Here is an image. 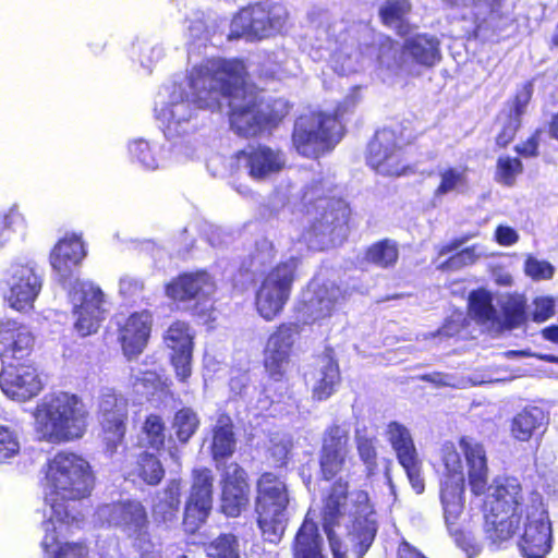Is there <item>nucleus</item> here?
<instances>
[{"instance_id":"f257e3e1","label":"nucleus","mask_w":558,"mask_h":558,"mask_svg":"<svg viewBox=\"0 0 558 558\" xmlns=\"http://www.w3.org/2000/svg\"><path fill=\"white\" fill-rule=\"evenodd\" d=\"M248 71L240 58H209L192 68L189 74L190 98L171 104L175 123L190 117L177 114L192 102L196 108L219 110L221 99L228 101L230 130L241 138H256L277 129L291 111L283 97H265L247 83Z\"/></svg>"},{"instance_id":"f03ea898","label":"nucleus","mask_w":558,"mask_h":558,"mask_svg":"<svg viewBox=\"0 0 558 558\" xmlns=\"http://www.w3.org/2000/svg\"><path fill=\"white\" fill-rule=\"evenodd\" d=\"M43 471L45 502L50 507L51 515L60 524H72L76 517L70 502L88 498L95 487L90 463L73 451L61 450L46 461Z\"/></svg>"},{"instance_id":"7ed1b4c3","label":"nucleus","mask_w":558,"mask_h":558,"mask_svg":"<svg viewBox=\"0 0 558 558\" xmlns=\"http://www.w3.org/2000/svg\"><path fill=\"white\" fill-rule=\"evenodd\" d=\"M34 430L40 441L62 445L82 439L89 425L84 400L69 391H52L35 405Z\"/></svg>"},{"instance_id":"20e7f679","label":"nucleus","mask_w":558,"mask_h":558,"mask_svg":"<svg viewBox=\"0 0 558 558\" xmlns=\"http://www.w3.org/2000/svg\"><path fill=\"white\" fill-rule=\"evenodd\" d=\"M350 112L349 101H340L331 111L314 110L301 116L292 131V143L298 153L316 158L332 150L347 132L344 119Z\"/></svg>"},{"instance_id":"39448f33","label":"nucleus","mask_w":558,"mask_h":558,"mask_svg":"<svg viewBox=\"0 0 558 558\" xmlns=\"http://www.w3.org/2000/svg\"><path fill=\"white\" fill-rule=\"evenodd\" d=\"M301 211L308 220L313 236L345 235L352 222V209L342 197L328 194L322 181L306 185L301 197Z\"/></svg>"},{"instance_id":"423d86ee","label":"nucleus","mask_w":558,"mask_h":558,"mask_svg":"<svg viewBox=\"0 0 558 558\" xmlns=\"http://www.w3.org/2000/svg\"><path fill=\"white\" fill-rule=\"evenodd\" d=\"M299 264L300 259L291 256L278 262L260 278L254 292V308L265 322H274L283 313L299 278Z\"/></svg>"},{"instance_id":"0eeeda50","label":"nucleus","mask_w":558,"mask_h":558,"mask_svg":"<svg viewBox=\"0 0 558 558\" xmlns=\"http://www.w3.org/2000/svg\"><path fill=\"white\" fill-rule=\"evenodd\" d=\"M215 281L205 269L183 271L171 278L163 287L166 296L175 304H191L190 314L205 324L216 320Z\"/></svg>"},{"instance_id":"6e6552de","label":"nucleus","mask_w":558,"mask_h":558,"mask_svg":"<svg viewBox=\"0 0 558 558\" xmlns=\"http://www.w3.org/2000/svg\"><path fill=\"white\" fill-rule=\"evenodd\" d=\"M286 482L272 472H264L256 481L255 512L263 536L269 542L279 541L283 526L282 515L289 506Z\"/></svg>"},{"instance_id":"1a4fd4ad","label":"nucleus","mask_w":558,"mask_h":558,"mask_svg":"<svg viewBox=\"0 0 558 558\" xmlns=\"http://www.w3.org/2000/svg\"><path fill=\"white\" fill-rule=\"evenodd\" d=\"M287 20L288 11L281 3L264 0L241 8L231 23L239 36L263 39L280 32Z\"/></svg>"},{"instance_id":"9d476101","label":"nucleus","mask_w":558,"mask_h":558,"mask_svg":"<svg viewBox=\"0 0 558 558\" xmlns=\"http://www.w3.org/2000/svg\"><path fill=\"white\" fill-rule=\"evenodd\" d=\"M442 480L440 500L447 525H456L464 509L465 477L460 453L452 442H446L440 450Z\"/></svg>"},{"instance_id":"9b49d317","label":"nucleus","mask_w":558,"mask_h":558,"mask_svg":"<svg viewBox=\"0 0 558 558\" xmlns=\"http://www.w3.org/2000/svg\"><path fill=\"white\" fill-rule=\"evenodd\" d=\"M368 167L386 177H401L410 169L400 135L389 128L377 130L367 144Z\"/></svg>"},{"instance_id":"f8f14e48","label":"nucleus","mask_w":558,"mask_h":558,"mask_svg":"<svg viewBox=\"0 0 558 558\" xmlns=\"http://www.w3.org/2000/svg\"><path fill=\"white\" fill-rule=\"evenodd\" d=\"M301 325L296 322H282L268 335L263 349V367L274 381H282L291 363Z\"/></svg>"},{"instance_id":"ddd939ff","label":"nucleus","mask_w":558,"mask_h":558,"mask_svg":"<svg viewBox=\"0 0 558 558\" xmlns=\"http://www.w3.org/2000/svg\"><path fill=\"white\" fill-rule=\"evenodd\" d=\"M214 504V474L204 466L192 470V484L186 498L182 525L186 534L193 535L206 523Z\"/></svg>"},{"instance_id":"4468645a","label":"nucleus","mask_w":558,"mask_h":558,"mask_svg":"<svg viewBox=\"0 0 558 558\" xmlns=\"http://www.w3.org/2000/svg\"><path fill=\"white\" fill-rule=\"evenodd\" d=\"M69 295L74 304L73 313L76 315L74 328L77 335L87 337L96 333L104 319L105 294L102 290L92 282L75 280Z\"/></svg>"},{"instance_id":"2eb2a0df","label":"nucleus","mask_w":558,"mask_h":558,"mask_svg":"<svg viewBox=\"0 0 558 558\" xmlns=\"http://www.w3.org/2000/svg\"><path fill=\"white\" fill-rule=\"evenodd\" d=\"M350 437L339 424L329 425L322 437V445L318 451V475L323 482H331L339 478L347 469L350 457Z\"/></svg>"},{"instance_id":"dca6fc26","label":"nucleus","mask_w":558,"mask_h":558,"mask_svg":"<svg viewBox=\"0 0 558 558\" xmlns=\"http://www.w3.org/2000/svg\"><path fill=\"white\" fill-rule=\"evenodd\" d=\"M129 421L128 404L122 398L108 393L99 402V440L107 454H114L123 445Z\"/></svg>"},{"instance_id":"f3484780","label":"nucleus","mask_w":558,"mask_h":558,"mask_svg":"<svg viewBox=\"0 0 558 558\" xmlns=\"http://www.w3.org/2000/svg\"><path fill=\"white\" fill-rule=\"evenodd\" d=\"M388 441L396 453L398 463L404 470L412 489L421 495L425 490L423 462L420 459L410 430L401 423L392 421L386 429Z\"/></svg>"},{"instance_id":"a211bd4d","label":"nucleus","mask_w":558,"mask_h":558,"mask_svg":"<svg viewBox=\"0 0 558 558\" xmlns=\"http://www.w3.org/2000/svg\"><path fill=\"white\" fill-rule=\"evenodd\" d=\"M553 533L547 511L543 505L526 507L523 532L518 546L525 558H544L551 550Z\"/></svg>"},{"instance_id":"6ab92c4d","label":"nucleus","mask_w":558,"mask_h":558,"mask_svg":"<svg viewBox=\"0 0 558 558\" xmlns=\"http://www.w3.org/2000/svg\"><path fill=\"white\" fill-rule=\"evenodd\" d=\"M233 159L255 181L266 180L282 171L286 166L283 151L264 143L247 144L233 154Z\"/></svg>"},{"instance_id":"aec40b11","label":"nucleus","mask_w":558,"mask_h":558,"mask_svg":"<svg viewBox=\"0 0 558 558\" xmlns=\"http://www.w3.org/2000/svg\"><path fill=\"white\" fill-rule=\"evenodd\" d=\"M350 496V483L345 478H339L327 487L322 496L320 523L326 533L335 558H345V554L339 548L335 529L340 525L344 517L345 507Z\"/></svg>"},{"instance_id":"412c9836","label":"nucleus","mask_w":558,"mask_h":558,"mask_svg":"<svg viewBox=\"0 0 558 558\" xmlns=\"http://www.w3.org/2000/svg\"><path fill=\"white\" fill-rule=\"evenodd\" d=\"M194 338L190 324L181 319L172 322L163 335V343L171 351L170 364L181 383H186L192 375Z\"/></svg>"},{"instance_id":"4be33fe9","label":"nucleus","mask_w":558,"mask_h":558,"mask_svg":"<svg viewBox=\"0 0 558 558\" xmlns=\"http://www.w3.org/2000/svg\"><path fill=\"white\" fill-rule=\"evenodd\" d=\"M8 284L10 306L19 312L28 311L41 291L43 274L32 263H16L11 267Z\"/></svg>"},{"instance_id":"5701e85b","label":"nucleus","mask_w":558,"mask_h":558,"mask_svg":"<svg viewBox=\"0 0 558 558\" xmlns=\"http://www.w3.org/2000/svg\"><path fill=\"white\" fill-rule=\"evenodd\" d=\"M35 337L24 324L7 318L0 322V359L4 366L29 363Z\"/></svg>"},{"instance_id":"b1692460","label":"nucleus","mask_w":558,"mask_h":558,"mask_svg":"<svg viewBox=\"0 0 558 558\" xmlns=\"http://www.w3.org/2000/svg\"><path fill=\"white\" fill-rule=\"evenodd\" d=\"M220 510L228 518H238L250 504L251 486L246 471L236 462L227 465L220 478Z\"/></svg>"},{"instance_id":"393cba45","label":"nucleus","mask_w":558,"mask_h":558,"mask_svg":"<svg viewBox=\"0 0 558 558\" xmlns=\"http://www.w3.org/2000/svg\"><path fill=\"white\" fill-rule=\"evenodd\" d=\"M0 388L8 398L25 402L36 397L44 385L36 367L29 362L4 366L0 373Z\"/></svg>"},{"instance_id":"a878e982","label":"nucleus","mask_w":558,"mask_h":558,"mask_svg":"<svg viewBox=\"0 0 558 558\" xmlns=\"http://www.w3.org/2000/svg\"><path fill=\"white\" fill-rule=\"evenodd\" d=\"M108 520L129 536L142 539L148 536L149 519L144 505L136 499L118 500L108 506Z\"/></svg>"},{"instance_id":"bb28decb","label":"nucleus","mask_w":558,"mask_h":558,"mask_svg":"<svg viewBox=\"0 0 558 558\" xmlns=\"http://www.w3.org/2000/svg\"><path fill=\"white\" fill-rule=\"evenodd\" d=\"M153 326V314L142 310L130 314L118 329V340L128 359L140 355L146 348Z\"/></svg>"},{"instance_id":"cd10ccee","label":"nucleus","mask_w":558,"mask_h":558,"mask_svg":"<svg viewBox=\"0 0 558 558\" xmlns=\"http://www.w3.org/2000/svg\"><path fill=\"white\" fill-rule=\"evenodd\" d=\"M353 536L355 539L356 558H362L372 546L376 533L377 524L369 519V514L374 512L369 494L364 489L353 492Z\"/></svg>"},{"instance_id":"c85d7f7f","label":"nucleus","mask_w":558,"mask_h":558,"mask_svg":"<svg viewBox=\"0 0 558 558\" xmlns=\"http://www.w3.org/2000/svg\"><path fill=\"white\" fill-rule=\"evenodd\" d=\"M468 468V480L471 492L475 496L483 495L488 488V463L482 442L470 436H461L458 440Z\"/></svg>"},{"instance_id":"c756f323","label":"nucleus","mask_w":558,"mask_h":558,"mask_svg":"<svg viewBox=\"0 0 558 558\" xmlns=\"http://www.w3.org/2000/svg\"><path fill=\"white\" fill-rule=\"evenodd\" d=\"M87 252L81 235L65 234L51 248L49 263L61 279H68L85 258Z\"/></svg>"},{"instance_id":"7c9ffc66","label":"nucleus","mask_w":558,"mask_h":558,"mask_svg":"<svg viewBox=\"0 0 558 558\" xmlns=\"http://www.w3.org/2000/svg\"><path fill=\"white\" fill-rule=\"evenodd\" d=\"M402 52L423 66L433 68L441 60L439 39L427 33H417L407 36L402 44Z\"/></svg>"},{"instance_id":"2f4dec72","label":"nucleus","mask_w":558,"mask_h":558,"mask_svg":"<svg viewBox=\"0 0 558 558\" xmlns=\"http://www.w3.org/2000/svg\"><path fill=\"white\" fill-rule=\"evenodd\" d=\"M211 444L209 447L211 459L219 463L226 460L235 451L236 438L234 424L228 413H220L215 425L211 427Z\"/></svg>"},{"instance_id":"473e14b6","label":"nucleus","mask_w":558,"mask_h":558,"mask_svg":"<svg viewBox=\"0 0 558 558\" xmlns=\"http://www.w3.org/2000/svg\"><path fill=\"white\" fill-rule=\"evenodd\" d=\"M489 508L494 511H505L512 514H523L522 486L515 477H505L494 488Z\"/></svg>"},{"instance_id":"72a5a7b5","label":"nucleus","mask_w":558,"mask_h":558,"mask_svg":"<svg viewBox=\"0 0 558 558\" xmlns=\"http://www.w3.org/2000/svg\"><path fill=\"white\" fill-rule=\"evenodd\" d=\"M320 361L319 378L312 389V397L316 401H324L330 398L341 381L339 363L332 348L325 349Z\"/></svg>"},{"instance_id":"f704fd0d","label":"nucleus","mask_w":558,"mask_h":558,"mask_svg":"<svg viewBox=\"0 0 558 558\" xmlns=\"http://www.w3.org/2000/svg\"><path fill=\"white\" fill-rule=\"evenodd\" d=\"M412 10L410 0H386L378 9V16L384 26L392 28L399 37L405 38L413 31V25L408 19Z\"/></svg>"},{"instance_id":"c9c22d12","label":"nucleus","mask_w":558,"mask_h":558,"mask_svg":"<svg viewBox=\"0 0 558 558\" xmlns=\"http://www.w3.org/2000/svg\"><path fill=\"white\" fill-rule=\"evenodd\" d=\"M548 423L547 414L538 407H525L511 420L510 433L518 441H529L537 433H543Z\"/></svg>"},{"instance_id":"e433bc0d","label":"nucleus","mask_w":558,"mask_h":558,"mask_svg":"<svg viewBox=\"0 0 558 558\" xmlns=\"http://www.w3.org/2000/svg\"><path fill=\"white\" fill-rule=\"evenodd\" d=\"M521 518L520 514L494 511L489 508L484 517V530L487 538L498 545L510 539L515 534Z\"/></svg>"},{"instance_id":"4c0bfd02","label":"nucleus","mask_w":558,"mask_h":558,"mask_svg":"<svg viewBox=\"0 0 558 558\" xmlns=\"http://www.w3.org/2000/svg\"><path fill=\"white\" fill-rule=\"evenodd\" d=\"M180 506L181 483L178 480H171L163 489V497L153 506L154 521L157 524L173 522L178 518Z\"/></svg>"},{"instance_id":"58836bf2","label":"nucleus","mask_w":558,"mask_h":558,"mask_svg":"<svg viewBox=\"0 0 558 558\" xmlns=\"http://www.w3.org/2000/svg\"><path fill=\"white\" fill-rule=\"evenodd\" d=\"M323 541L317 524L305 520L293 542L294 558H325L322 553Z\"/></svg>"},{"instance_id":"ea45409f","label":"nucleus","mask_w":558,"mask_h":558,"mask_svg":"<svg viewBox=\"0 0 558 558\" xmlns=\"http://www.w3.org/2000/svg\"><path fill=\"white\" fill-rule=\"evenodd\" d=\"M165 469L155 453L142 451L135 456L130 476H134L149 486H157L165 477Z\"/></svg>"},{"instance_id":"a19ab883","label":"nucleus","mask_w":558,"mask_h":558,"mask_svg":"<svg viewBox=\"0 0 558 558\" xmlns=\"http://www.w3.org/2000/svg\"><path fill=\"white\" fill-rule=\"evenodd\" d=\"M399 245L395 240L385 238L371 244L364 252V259L381 269L393 268L399 260Z\"/></svg>"},{"instance_id":"79ce46f5","label":"nucleus","mask_w":558,"mask_h":558,"mask_svg":"<svg viewBox=\"0 0 558 558\" xmlns=\"http://www.w3.org/2000/svg\"><path fill=\"white\" fill-rule=\"evenodd\" d=\"M469 315L478 324H495L498 322L493 298L485 290H474L469 295Z\"/></svg>"},{"instance_id":"37998d69","label":"nucleus","mask_w":558,"mask_h":558,"mask_svg":"<svg viewBox=\"0 0 558 558\" xmlns=\"http://www.w3.org/2000/svg\"><path fill=\"white\" fill-rule=\"evenodd\" d=\"M199 426V416L193 408L183 407L174 412L171 428L181 445H186L197 433Z\"/></svg>"},{"instance_id":"c03bdc74","label":"nucleus","mask_w":558,"mask_h":558,"mask_svg":"<svg viewBox=\"0 0 558 558\" xmlns=\"http://www.w3.org/2000/svg\"><path fill=\"white\" fill-rule=\"evenodd\" d=\"M468 167L466 166H449L438 171L439 183L433 192L435 198L459 191L468 183Z\"/></svg>"},{"instance_id":"a18cd8bd","label":"nucleus","mask_w":558,"mask_h":558,"mask_svg":"<svg viewBox=\"0 0 558 558\" xmlns=\"http://www.w3.org/2000/svg\"><path fill=\"white\" fill-rule=\"evenodd\" d=\"M142 432L145 437L146 447L160 452L166 447V425L158 414H148L143 423Z\"/></svg>"},{"instance_id":"49530a36","label":"nucleus","mask_w":558,"mask_h":558,"mask_svg":"<svg viewBox=\"0 0 558 558\" xmlns=\"http://www.w3.org/2000/svg\"><path fill=\"white\" fill-rule=\"evenodd\" d=\"M354 441L359 459L365 466L366 475L373 476L378 469L376 438L365 434L361 435L356 432Z\"/></svg>"},{"instance_id":"de8ad7c7","label":"nucleus","mask_w":558,"mask_h":558,"mask_svg":"<svg viewBox=\"0 0 558 558\" xmlns=\"http://www.w3.org/2000/svg\"><path fill=\"white\" fill-rule=\"evenodd\" d=\"M208 558H241L239 538L232 533H221L206 546Z\"/></svg>"},{"instance_id":"09e8293b","label":"nucleus","mask_w":558,"mask_h":558,"mask_svg":"<svg viewBox=\"0 0 558 558\" xmlns=\"http://www.w3.org/2000/svg\"><path fill=\"white\" fill-rule=\"evenodd\" d=\"M523 172V163L518 157L501 156L496 162V180L506 186H512Z\"/></svg>"},{"instance_id":"8fccbe9b","label":"nucleus","mask_w":558,"mask_h":558,"mask_svg":"<svg viewBox=\"0 0 558 558\" xmlns=\"http://www.w3.org/2000/svg\"><path fill=\"white\" fill-rule=\"evenodd\" d=\"M533 96V83L531 81L525 82L515 92L512 98L508 101L509 111L506 117L515 119L522 122V118L526 112V108Z\"/></svg>"},{"instance_id":"3c124183","label":"nucleus","mask_w":558,"mask_h":558,"mask_svg":"<svg viewBox=\"0 0 558 558\" xmlns=\"http://www.w3.org/2000/svg\"><path fill=\"white\" fill-rule=\"evenodd\" d=\"M21 451V444L15 429L0 425V464L9 462Z\"/></svg>"},{"instance_id":"603ef678","label":"nucleus","mask_w":558,"mask_h":558,"mask_svg":"<svg viewBox=\"0 0 558 558\" xmlns=\"http://www.w3.org/2000/svg\"><path fill=\"white\" fill-rule=\"evenodd\" d=\"M313 305L316 306L314 313L316 318H326L331 316L338 302V295L333 290L327 288H319L313 299Z\"/></svg>"},{"instance_id":"864d4df0","label":"nucleus","mask_w":558,"mask_h":558,"mask_svg":"<svg viewBox=\"0 0 558 558\" xmlns=\"http://www.w3.org/2000/svg\"><path fill=\"white\" fill-rule=\"evenodd\" d=\"M450 9L477 10L486 8L490 14L499 13L506 0H441Z\"/></svg>"},{"instance_id":"5fc2aeb1","label":"nucleus","mask_w":558,"mask_h":558,"mask_svg":"<svg viewBox=\"0 0 558 558\" xmlns=\"http://www.w3.org/2000/svg\"><path fill=\"white\" fill-rule=\"evenodd\" d=\"M478 255L475 245L462 248L441 263L440 269L447 271L459 270L476 263Z\"/></svg>"},{"instance_id":"6e6d98bb","label":"nucleus","mask_w":558,"mask_h":558,"mask_svg":"<svg viewBox=\"0 0 558 558\" xmlns=\"http://www.w3.org/2000/svg\"><path fill=\"white\" fill-rule=\"evenodd\" d=\"M524 272L535 281L549 280L555 274V268L547 260H539L533 256H529L524 263Z\"/></svg>"},{"instance_id":"4d7b16f0","label":"nucleus","mask_w":558,"mask_h":558,"mask_svg":"<svg viewBox=\"0 0 558 558\" xmlns=\"http://www.w3.org/2000/svg\"><path fill=\"white\" fill-rule=\"evenodd\" d=\"M532 304L533 310L531 312V319L534 323H544L555 315L556 301L554 296H536L534 298Z\"/></svg>"},{"instance_id":"13d9d810","label":"nucleus","mask_w":558,"mask_h":558,"mask_svg":"<svg viewBox=\"0 0 558 558\" xmlns=\"http://www.w3.org/2000/svg\"><path fill=\"white\" fill-rule=\"evenodd\" d=\"M23 223V217L15 209L11 208L0 213V246L3 245L15 229Z\"/></svg>"},{"instance_id":"bf43d9fd","label":"nucleus","mask_w":558,"mask_h":558,"mask_svg":"<svg viewBox=\"0 0 558 558\" xmlns=\"http://www.w3.org/2000/svg\"><path fill=\"white\" fill-rule=\"evenodd\" d=\"M521 125V121L506 117L500 131L495 137L496 147L498 149L507 148L509 144L512 143L515 138Z\"/></svg>"},{"instance_id":"052dcab7","label":"nucleus","mask_w":558,"mask_h":558,"mask_svg":"<svg viewBox=\"0 0 558 558\" xmlns=\"http://www.w3.org/2000/svg\"><path fill=\"white\" fill-rule=\"evenodd\" d=\"M543 133V129H535L525 141L514 146V151L519 156L524 158H532L538 156V148Z\"/></svg>"},{"instance_id":"680f3d73","label":"nucleus","mask_w":558,"mask_h":558,"mask_svg":"<svg viewBox=\"0 0 558 558\" xmlns=\"http://www.w3.org/2000/svg\"><path fill=\"white\" fill-rule=\"evenodd\" d=\"M504 319H505V326L508 329H513L526 320V312L522 304H511L508 306H505L502 310Z\"/></svg>"},{"instance_id":"e2e57ef3","label":"nucleus","mask_w":558,"mask_h":558,"mask_svg":"<svg viewBox=\"0 0 558 558\" xmlns=\"http://www.w3.org/2000/svg\"><path fill=\"white\" fill-rule=\"evenodd\" d=\"M450 534L454 537L457 544L465 551L470 558H474L480 553V547L476 544L471 543L463 531L456 527V525H447Z\"/></svg>"},{"instance_id":"0e129e2a","label":"nucleus","mask_w":558,"mask_h":558,"mask_svg":"<svg viewBox=\"0 0 558 558\" xmlns=\"http://www.w3.org/2000/svg\"><path fill=\"white\" fill-rule=\"evenodd\" d=\"M496 241L499 245L510 246L519 241L517 231L508 226H498L495 231Z\"/></svg>"},{"instance_id":"69168bd1","label":"nucleus","mask_w":558,"mask_h":558,"mask_svg":"<svg viewBox=\"0 0 558 558\" xmlns=\"http://www.w3.org/2000/svg\"><path fill=\"white\" fill-rule=\"evenodd\" d=\"M161 384L162 383L160 376L154 371H145L134 380L135 386L141 385L144 388L153 389H158Z\"/></svg>"},{"instance_id":"338daca9","label":"nucleus","mask_w":558,"mask_h":558,"mask_svg":"<svg viewBox=\"0 0 558 558\" xmlns=\"http://www.w3.org/2000/svg\"><path fill=\"white\" fill-rule=\"evenodd\" d=\"M418 379L433 385L436 388L449 386V375L442 372L426 373L418 376Z\"/></svg>"},{"instance_id":"774afa93","label":"nucleus","mask_w":558,"mask_h":558,"mask_svg":"<svg viewBox=\"0 0 558 558\" xmlns=\"http://www.w3.org/2000/svg\"><path fill=\"white\" fill-rule=\"evenodd\" d=\"M132 154L137 158V160L146 166L150 165L151 154L149 146L144 141H137L134 143L132 147Z\"/></svg>"}]
</instances>
